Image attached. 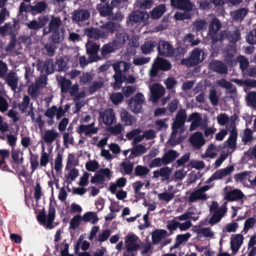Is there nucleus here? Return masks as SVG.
<instances>
[{
  "label": "nucleus",
  "instance_id": "f257e3e1",
  "mask_svg": "<svg viewBox=\"0 0 256 256\" xmlns=\"http://www.w3.org/2000/svg\"><path fill=\"white\" fill-rule=\"evenodd\" d=\"M117 38L112 42L106 44L100 49L101 60L108 58L111 53L114 52L118 48L119 44H124L126 41V35L123 33L116 34Z\"/></svg>",
  "mask_w": 256,
  "mask_h": 256
},
{
  "label": "nucleus",
  "instance_id": "f03ea898",
  "mask_svg": "<svg viewBox=\"0 0 256 256\" xmlns=\"http://www.w3.org/2000/svg\"><path fill=\"white\" fill-rule=\"evenodd\" d=\"M222 27V22L218 18L215 17L212 19L208 26V36L212 44H216L223 40L222 35L218 33Z\"/></svg>",
  "mask_w": 256,
  "mask_h": 256
},
{
  "label": "nucleus",
  "instance_id": "7ed1b4c3",
  "mask_svg": "<svg viewBox=\"0 0 256 256\" xmlns=\"http://www.w3.org/2000/svg\"><path fill=\"white\" fill-rule=\"evenodd\" d=\"M138 238L136 235H128L125 238V245L123 256H136L140 248V244H136Z\"/></svg>",
  "mask_w": 256,
  "mask_h": 256
},
{
  "label": "nucleus",
  "instance_id": "20e7f679",
  "mask_svg": "<svg viewBox=\"0 0 256 256\" xmlns=\"http://www.w3.org/2000/svg\"><path fill=\"white\" fill-rule=\"evenodd\" d=\"M56 216V209L52 202H50L48 208V216L44 208L37 216V220L42 224H45L46 222V227L51 229L53 228L52 224Z\"/></svg>",
  "mask_w": 256,
  "mask_h": 256
},
{
  "label": "nucleus",
  "instance_id": "39448f33",
  "mask_svg": "<svg viewBox=\"0 0 256 256\" xmlns=\"http://www.w3.org/2000/svg\"><path fill=\"white\" fill-rule=\"evenodd\" d=\"M144 98L142 93L138 92L134 96L131 97L127 101L130 107V110L135 114H138L142 112V104L144 102Z\"/></svg>",
  "mask_w": 256,
  "mask_h": 256
},
{
  "label": "nucleus",
  "instance_id": "423d86ee",
  "mask_svg": "<svg viewBox=\"0 0 256 256\" xmlns=\"http://www.w3.org/2000/svg\"><path fill=\"white\" fill-rule=\"evenodd\" d=\"M202 52L201 48H195L192 50L188 58L181 60V64L188 67H192L198 65L202 61V59H201L200 57Z\"/></svg>",
  "mask_w": 256,
  "mask_h": 256
},
{
  "label": "nucleus",
  "instance_id": "0eeeda50",
  "mask_svg": "<svg viewBox=\"0 0 256 256\" xmlns=\"http://www.w3.org/2000/svg\"><path fill=\"white\" fill-rule=\"evenodd\" d=\"M10 156L12 160H10V164L12 168L17 172L19 166L24 162L23 152L18 150L12 149Z\"/></svg>",
  "mask_w": 256,
  "mask_h": 256
},
{
  "label": "nucleus",
  "instance_id": "6e6552de",
  "mask_svg": "<svg viewBox=\"0 0 256 256\" xmlns=\"http://www.w3.org/2000/svg\"><path fill=\"white\" fill-rule=\"evenodd\" d=\"M100 50V45L96 42L86 46V52L88 55L89 62H93L101 60L100 56L98 54Z\"/></svg>",
  "mask_w": 256,
  "mask_h": 256
},
{
  "label": "nucleus",
  "instance_id": "1a4fd4ad",
  "mask_svg": "<svg viewBox=\"0 0 256 256\" xmlns=\"http://www.w3.org/2000/svg\"><path fill=\"white\" fill-rule=\"evenodd\" d=\"M234 170V166H230L226 168L217 170L208 178L206 181V182L210 183L214 180H220L226 176L230 174Z\"/></svg>",
  "mask_w": 256,
  "mask_h": 256
},
{
  "label": "nucleus",
  "instance_id": "9d476101",
  "mask_svg": "<svg viewBox=\"0 0 256 256\" xmlns=\"http://www.w3.org/2000/svg\"><path fill=\"white\" fill-rule=\"evenodd\" d=\"M90 16V13L87 9L78 8L72 12V19L76 22H82L88 20Z\"/></svg>",
  "mask_w": 256,
  "mask_h": 256
},
{
  "label": "nucleus",
  "instance_id": "9b49d317",
  "mask_svg": "<svg viewBox=\"0 0 256 256\" xmlns=\"http://www.w3.org/2000/svg\"><path fill=\"white\" fill-rule=\"evenodd\" d=\"M173 7L178 10L190 12L192 10L194 5L190 0H170Z\"/></svg>",
  "mask_w": 256,
  "mask_h": 256
},
{
  "label": "nucleus",
  "instance_id": "f8f14e48",
  "mask_svg": "<svg viewBox=\"0 0 256 256\" xmlns=\"http://www.w3.org/2000/svg\"><path fill=\"white\" fill-rule=\"evenodd\" d=\"M186 120V114L185 109H180L176 116L175 120L172 125L173 130L176 131L182 126Z\"/></svg>",
  "mask_w": 256,
  "mask_h": 256
},
{
  "label": "nucleus",
  "instance_id": "ddd939ff",
  "mask_svg": "<svg viewBox=\"0 0 256 256\" xmlns=\"http://www.w3.org/2000/svg\"><path fill=\"white\" fill-rule=\"evenodd\" d=\"M226 208L224 206H220V208L214 212H212L211 217L208 220V224L214 226L219 222L226 212Z\"/></svg>",
  "mask_w": 256,
  "mask_h": 256
},
{
  "label": "nucleus",
  "instance_id": "4468645a",
  "mask_svg": "<svg viewBox=\"0 0 256 256\" xmlns=\"http://www.w3.org/2000/svg\"><path fill=\"white\" fill-rule=\"evenodd\" d=\"M10 156L9 150L6 149L0 150V169L2 171H6L14 173V171L10 169L6 160L8 159Z\"/></svg>",
  "mask_w": 256,
  "mask_h": 256
},
{
  "label": "nucleus",
  "instance_id": "2eb2a0df",
  "mask_svg": "<svg viewBox=\"0 0 256 256\" xmlns=\"http://www.w3.org/2000/svg\"><path fill=\"white\" fill-rule=\"evenodd\" d=\"M190 142L196 150L200 149L205 144V140L200 132L194 133L190 138Z\"/></svg>",
  "mask_w": 256,
  "mask_h": 256
},
{
  "label": "nucleus",
  "instance_id": "dca6fc26",
  "mask_svg": "<svg viewBox=\"0 0 256 256\" xmlns=\"http://www.w3.org/2000/svg\"><path fill=\"white\" fill-rule=\"evenodd\" d=\"M100 118L103 120V122L106 126H110L113 124L115 120V114L112 108L106 109L104 112L99 113Z\"/></svg>",
  "mask_w": 256,
  "mask_h": 256
},
{
  "label": "nucleus",
  "instance_id": "f3484780",
  "mask_svg": "<svg viewBox=\"0 0 256 256\" xmlns=\"http://www.w3.org/2000/svg\"><path fill=\"white\" fill-rule=\"evenodd\" d=\"M7 84L12 91H16L18 86V79L16 72L10 71L4 78Z\"/></svg>",
  "mask_w": 256,
  "mask_h": 256
},
{
  "label": "nucleus",
  "instance_id": "a211bd4d",
  "mask_svg": "<svg viewBox=\"0 0 256 256\" xmlns=\"http://www.w3.org/2000/svg\"><path fill=\"white\" fill-rule=\"evenodd\" d=\"M120 117L124 126H130L134 124L136 122V117L130 114L128 110L124 109L121 110Z\"/></svg>",
  "mask_w": 256,
  "mask_h": 256
},
{
  "label": "nucleus",
  "instance_id": "6ab92c4d",
  "mask_svg": "<svg viewBox=\"0 0 256 256\" xmlns=\"http://www.w3.org/2000/svg\"><path fill=\"white\" fill-rule=\"evenodd\" d=\"M211 70L220 74H226L228 73L227 66L222 61L214 60L210 64Z\"/></svg>",
  "mask_w": 256,
  "mask_h": 256
},
{
  "label": "nucleus",
  "instance_id": "aec40b11",
  "mask_svg": "<svg viewBox=\"0 0 256 256\" xmlns=\"http://www.w3.org/2000/svg\"><path fill=\"white\" fill-rule=\"evenodd\" d=\"M117 24L114 22L108 21L104 24L101 28L102 29V38H108L110 34H114L116 30Z\"/></svg>",
  "mask_w": 256,
  "mask_h": 256
},
{
  "label": "nucleus",
  "instance_id": "412c9836",
  "mask_svg": "<svg viewBox=\"0 0 256 256\" xmlns=\"http://www.w3.org/2000/svg\"><path fill=\"white\" fill-rule=\"evenodd\" d=\"M244 196V194L239 189H234L228 192L224 196V200L228 202L237 201L242 200Z\"/></svg>",
  "mask_w": 256,
  "mask_h": 256
},
{
  "label": "nucleus",
  "instance_id": "4be33fe9",
  "mask_svg": "<svg viewBox=\"0 0 256 256\" xmlns=\"http://www.w3.org/2000/svg\"><path fill=\"white\" fill-rule=\"evenodd\" d=\"M168 232L163 229H156L152 234V242L156 245L160 244V241L166 237Z\"/></svg>",
  "mask_w": 256,
  "mask_h": 256
},
{
  "label": "nucleus",
  "instance_id": "5701e85b",
  "mask_svg": "<svg viewBox=\"0 0 256 256\" xmlns=\"http://www.w3.org/2000/svg\"><path fill=\"white\" fill-rule=\"evenodd\" d=\"M158 49L159 54L162 56L171 54L173 51L172 46L169 42L164 40H160L158 42Z\"/></svg>",
  "mask_w": 256,
  "mask_h": 256
},
{
  "label": "nucleus",
  "instance_id": "b1692460",
  "mask_svg": "<svg viewBox=\"0 0 256 256\" xmlns=\"http://www.w3.org/2000/svg\"><path fill=\"white\" fill-rule=\"evenodd\" d=\"M56 80L60 86L61 92L65 94L68 92L70 86H72V82L62 76L57 77Z\"/></svg>",
  "mask_w": 256,
  "mask_h": 256
},
{
  "label": "nucleus",
  "instance_id": "393cba45",
  "mask_svg": "<svg viewBox=\"0 0 256 256\" xmlns=\"http://www.w3.org/2000/svg\"><path fill=\"white\" fill-rule=\"evenodd\" d=\"M244 236L241 234H236L235 236L230 241V248L234 252H236L238 250L242 244Z\"/></svg>",
  "mask_w": 256,
  "mask_h": 256
},
{
  "label": "nucleus",
  "instance_id": "a878e982",
  "mask_svg": "<svg viewBox=\"0 0 256 256\" xmlns=\"http://www.w3.org/2000/svg\"><path fill=\"white\" fill-rule=\"evenodd\" d=\"M156 41L150 40L144 42L140 46V50L143 54H150L154 50V48L156 46Z\"/></svg>",
  "mask_w": 256,
  "mask_h": 256
},
{
  "label": "nucleus",
  "instance_id": "bb28decb",
  "mask_svg": "<svg viewBox=\"0 0 256 256\" xmlns=\"http://www.w3.org/2000/svg\"><path fill=\"white\" fill-rule=\"evenodd\" d=\"M30 10L32 14H41L46 10L48 4L44 1H41L37 2L35 5L31 6L29 4Z\"/></svg>",
  "mask_w": 256,
  "mask_h": 256
},
{
  "label": "nucleus",
  "instance_id": "cd10ccee",
  "mask_svg": "<svg viewBox=\"0 0 256 256\" xmlns=\"http://www.w3.org/2000/svg\"><path fill=\"white\" fill-rule=\"evenodd\" d=\"M193 30L196 32H202L206 30L208 22L204 19H197L192 23Z\"/></svg>",
  "mask_w": 256,
  "mask_h": 256
},
{
  "label": "nucleus",
  "instance_id": "c85d7f7f",
  "mask_svg": "<svg viewBox=\"0 0 256 256\" xmlns=\"http://www.w3.org/2000/svg\"><path fill=\"white\" fill-rule=\"evenodd\" d=\"M154 62L157 66L158 68L162 71H168L172 68L170 62L162 58H157Z\"/></svg>",
  "mask_w": 256,
  "mask_h": 256
},
{
  "label": "nucleus",
  "instance_id": "c756f323",
  "mask_svg": "<svg viewBox=\"0 0 256 256\" xmlns=\"http://www.w3.org/2000/svg\"><path fill=\"white\" fill-rule=\"evenodd\" d=\"M178 156V152L174 150H168L162 156L164 165H167L173 162Z\"/></svg>",
  "mask_w": 256,
  "mask_h": 256
},
{
  "label": "nucleus",
  "instance_id": "7c9ffc66",
  "mask_svg": "<svg viewBox=\"0 0 256 256\" xmlns=\"http://www.w3.org/2000/svg\"><path fill=\"white\" fill-rule=\"evenodd\" d=\"M230 131V136L227 140L228 146L229 148L234 149L236 146V139L238 134L236 129L232 128Z\"/></svg>",
  "mask_w": 256,
  "mask_h": 256
},
{
  "label": "nucleus",
  "instance_id": "2f4dec72",
  "mask_svg": "<svg viewBox=\"0 0 256 256\" xmlns=\"http://www.w3.org/2000/svg\"><path fill=\"white\" fill-rule=\"evenodd\" d=\"M58 136V133L55 130H47L44 132L42 138L47 144H51Z\"/></svg>",
  "mask_w": 256,
  "mask_h": 256
},
{
  "label": "nucleus",
  "instance_id": "473e14b6",
  "mask_svg": "<svg viewBox=\"0 0 256 256\" xmlns=\"http://www.w3.org/2000/svg\"><path fill=\"white\" fill-rule=\"evenodd\" d=\"M146 12L140 10L133 12L129 16L130 20L134 22H140L145 20Z\"/></svg>",
  "mask_w": 256,
  "mask_h": 256
},
{
  "label": "nucleus",
  "instance_id": "72a5a7b5",
  "mask_svg": "<svg viewBox=\"0 0 256 256\" xmlns=\"http://www.w3.org/2000/svg\"><path fill=\"white\" fill-rule=\"evenodd\" d=\"M54 60L52 58L45 60L42 68H41V72H45L46 75H49L54 72Z\"/></svg>",
  "mask_w": 256,
  "mask_h": 256
},
{
  "label": "nucleus",
  "instance_id": "f704fd0d",
  "mask_svg": "<svg viewBox=\"0 0 256 256\" xmlns=\"http://www.w3.org/2000/svg\"><path fill=\"white\" fill-rule=\"evenodd\" d=\"M85 32L89 38L98 40L102 38V32L97 28L92 27L86 29Z\"/></svg>",
  "mask_w": 256,
  "mask_h": 256
},
{
  "label": "nucleus",
  "instance_id": "c9c22d12",
  "mask_svg": "<svg viewBox=\"0 0 256 256\" xmlns=\"http://www.w3.org/2000/svg\"><path fill=\"white\" fill-rule=\"evenodd\" d=\"M248 13V10L246 8H240L234 10L232 14V19L234 20L242 21Z\"/></svg>",
  "mask_w": 256,
  "mask_h": 256
},
{
  "label": "nucleus",
  "instance_id": "e433bc0d",
  "mask_svg": "<svg viewBox=\"0 0 256 256\" xmlns=\"http://www.w3.org/2000/svg\"><path fill=\"white\" fill-rule=\"evenodd\" d=\"M114 8V7L111 4V3L110 4L108 2H107L99 8L98 10L100 14L102 16H110Z\"/></svg>",
  "mask_w": 256,
  "mask_h": 256
},
{
  "label": "nucleus",
  "instance_id": "4c0bfd02",
  "mask_svg": "<svg viewBox=\"0 0 256 256\" xmlns=\"http://www.w3.org/2000/svg\"><path fill=\"white\" fill-rule=\"evenodd\" d=\"M98 128H90L88 125L80 124L78 126L77 132L82 134L84 133L86 136H90L98 133Z\"/></svg>",
  "mask_w": 256,
  "mask_h": 256
},
{
  "label": "nucleus",
  "instance_id": "58836bf2",
  "mask_svg": "<svg viewBox=\"0 0 256 256\" xmlns=\"http://www.w3.org/2000/svg\"><path fill=\"white\" fill-rule=\"evenodd\" d=\"M207 198L206 194H202L198 190H196L190 194L188 198V202L190 203L194 202L198 200H206Z\"/></svg>",
  "mask_w": 256,
  "mask_h": 256
},
{
  "label": "nucleus",
  "instance_id": "ea45409f",
  "mask_svg": "<svg viewBox=\"0 0 256 256\" xmlns=\"http://www.w3.org/2000/svg\"><path fill=\"white\" fill-rule=\"evenodd\" d=\"M82 218L84 222H90L92 224H95L98 220L96 214L92 212H88L85 213Z\"/></svg>",
  "mask_w": 256,
  "mask_h": 256
},
{
  "label": "nucleus",
  "instance_id": "a19ab883",
  "mask_svg": "<svg viewBox=\"0 0 256 256\" xmlns=\"http://www.w3.org/2000/svg\"><path fill=\"white\" fill-rule=\"evenodd\" d=\"M166 8L164 4H160L154 8L151 13L153 18H158L161 17L166 12Z\"/></svg>",
  "mask_w": 256,
  "mask_h": 256
},
{
  "label": "nucleus",
  "instance_id": "79ce46f5",
  "mask_svg": "<svg viewBox=\"0 0 256 256\" xmlns=\"http://www.w3.org/2000/svg\"><path fill=\"white\" fill-rule=\"evenodd\" d=\"M61 24L62 20L60 18L52 16L48 24L49 32L58 30Z\"/></svg>",
  "mask_w": 256,
  "mask_h": 256
},
{
  "label": "nucleus",
  "instance_id": "37998d69",
  "mask_svg": "<svg viewBox=\"0 0 256 256\" xmlns=\"http://www.w3.org/2000/svg\"><path fill=\"white\" fill-rule=\"evenodd\" d=\"M122 168V172L126 174H130L134 169V164L130 161L123 162L120 164Z\"/></svg>",
  "mask_w": 256,
  "mask_h": 256
},
{
  "label": "nucleus",
  "instance_id": "c03bdc74",
  "mask_svg": "<svg viewBox=\"0 0 256 256\" xmlns=\"http://www.w3.org/2000/svg\"><path fill=\"white\" fill-rule=\"evenodd\" d=\"M246 102L248 106L256 109V92H249L246 96Z\"/></svg>",
  "mask_w": 256,
  "mask_h": 256
},
{
  "label": "nucleus",
  "instance_id": "a18cd8bd",
  "mask_svg": "<svg viewBox=\"0 0 256 256\" xmlns=\"http://www.w3.org/2000/svg\"><path fill=\"white\" fill-rule=\"evenodd\" d=\"M228 39L232 43L235 44L240 39V33L238 29L232 32H229L227 36Z\"/></svg>",
  "mask_w": 256,
  "mask_h": 256
},
{
  "label": "nucleus",
  "instance_id": "49530a36",
  "mask_svg": "<svg viewBox=\"0 0 256 256\" xmlns=\"http://www.w3.org/2000/svg\"><path fill=\"white\" fill-rule=\"evenodd\" d=\"M82 220L81 216L77 214L74 216L70 222L69 229L76 230L80 226Z\"/></svg>",
  "mask_w": 256,
  "mask_h": 256
},
{
  "label": "nucleus",
  "instance_id": "de8ad7c7",
  "mask_svg": "<svg viewBox=\"0 0 256 256\" xmlns=\"http://www.w3.org/2000/svg\"><path fill=\"white\" fill-rule=\"evenodd\" d=\"M67 63L64 60V59L60 57V58H57L55 62L54 66L58 72H64L66 70Z\"/></svg>",
  "mask_w": 256,
  "mask_h": 256
},
{
  "label": "nucleus",
  "instance_id": "09e8293b",
  "mask_svg": "<svg viewBox=\"0 0 256 256\" xmlns=\"http://www.w3.org/2000/svg\"><path fill=\"white\" fill-rule=\"evenodd\" d=\"M30 97L28 96H24L23 98L22 102L18 104V108L22 113L24 114L26 112L28 108L30 105Z\"/></svg>",
  "mask_w": 256,
  "mask_h": 256
},
{
  "label": "nucleus",
  "instance_id": "8fccbe9b",
  "mask_svg": "<svg viewBox=\"0 0 256 256\" xmlns=\"http://www.w3.org/2000/svg\"><path fill=\"white\" fill-rule=\"evenodd\" d=\"M149 172V168L142 165L137 166L134 169V174L138 176H145L148 174Z\"/></svg>",
  "mask_w": 256,
  "mask_h": 256
},
{
  "label": "nucleus",
  "instance_id": "3c124183",
  "mask_svg": "<svg viewBox=\"0 0 256 256\" xmlns=\"http://www.w3.org/2000/svg\"><path fill=\"white\" fill-rule=\"evenodd\" d=\"M253 132V130L249 128H246L244 130V135L242 138V140L244 144H247L252 140Z\"/></svg>",
  "mask_w": 256,
  "mask_h": 256
},
{
  "label": "nucleus",
  "instance_id": "603ef678",
  "mask_svg": "<svg viewBox=\"0 0 256 256\" xmlns=\"http://www.w3.org/2000/svg\"><path fill=\"white\" fill-rule=\"evenodd\" d=\"M235 52V49L232 47L226 50L224 60L228 64H233Z\"/></svg>",
  "mask_w": 256,
  "mask_h": 256
},
{
  "label": "nucleus",
  "instance_id": "864d4df0",
  "mask_svg": "<svg viewBox=\"0 0 256 256\" xmlns=\"http://www.w3.org/2000/svg\"><path fill=\"white\" fill-rule=\"evenodd\" d=\"M130 150L132 151V154L139 156L144 154L146 150L144 146L140 144L134 146Z\"/></svg>",
  "mask_w": 256,
  "mask_h": 256
},
{
  "label": "nucleus",
  "instance_id": "5fc2aeb1",
  "mask_svg": "<svg viewBox=\"0 0 256 256\" xmlns=\"http://www.w3.org/2000/svg\"><path fill=\"white\" fill-rule=\"evenodd\" d=\"M112 102L117 105L121 103L124 100V95L120 92L112 94L110 96Z\"/></svg>",
  "mask_w": 256,
  "mask_h": 256
},
{
  "label": "nucleus",
  "instance_id": "6e6d98bb",
  "mask_svg": "<svg viewBox=\"0 0 256 256\" xmlns=\"http://www.w3.org/2000/svg\"><path fill=\"white\" fill-rule=\"evenodd\" d=\"M30 168L32 170V172H33L38 168V156L37 154H32V152H30Z\"/></svg>",
  "mask_w": 256,
  "mask_h": 256
},
{
  "label": "nucleus",
  "instance_id": "4d7b16f0",
  "mask_svg": "<svg viewBox=\"0 0 256 256\" xmlns=\"http://www.w3.org/2000/svg\"><path fill=\"white\" fill-rule=\"evenodd\" d=\"M104 86V82L102 80L94 82L89 87L88 92L90 94H93L96 91L102 88Z\"/></svg>",
  "mask_w": 256,
  "mask_h": 256
},
{
  "label": "nucleus",
  "instance_id": "13d9d810",
  "mask_svg": "<svg viewBox=\"0 0 256 256\" xmlns=\"http://www.w3.org/2000/svg\"><path fill=\"white\" fill-rule=\"evenodd\" d=\"M44 48L46 52V54L49 56H52L55 54L56 46L55 44L50 42L44 45Z\"/></svg>",
  "mask_w": 256,
  "mask_h": 256
},
{
  "label": "nucleus",
  "instance_id": "bf43d9fd",
  "mask_svg": "<svg viewBox=\"0 0 256 256\" xmlns=\"http://www.w3.org/2000/svg\"><path fill=\"white\" fill-rule=\"evenodd\" d=\"M238 60L240 63V68L242 72L244 71L249 66L248 59L244 56H240Z\"/></svg>",
  "mask_w": 256,
  "mask_h": 256
},
{
  "label": "nucleus",
  "instance_id": "052dcab7",
  "mask_svg": "<svg viewBox=\"0 0 256 256\" xmlns=\"http://www.w3.org/2000/svg\"><path fill=\"white\" fill-rule=\"evenodd\" d=\"M174 196V193L164 192L158 194V198L160 200H162L166 202L172 200Z\"/></svg>",
  "mask_w": 256,
  "mask_h": 256
},
{
  "label": "nucleus",
  "instance_id": "680f3d73",
  "mask_svg": "<svg viewBox=\"0 0 256 256\" xmlns=\"http://www.w3.org/2000/svg\"><path fill=\"white\" fill-rule=\"evenodd\" d=\"M164 84L168 90H172L178 84V81L173 76L168 77L165 80Z\"/></svg>",
  "mask_w": 256,
  "mask_h": 256
},
{
  "label": "nucleus",
  "instance_id": "e2e57ef3",
  "mask_svg": "<svg viewBox=\"0 0 256 256\" xmlns=\"http://www.w3.org/2000/svg\"><path fill=\"white\" fill-rule=\"evenodd\" d=\"M247 42L250 44H256V28L251 30L246 36Z\"/></svg>",
  "mask_w": 256,
  "mask_h": 256
},
{
  "label": "nucleus",
  "instance_id": "0e129e2a",
  "mask_svg": "<svg viewBox=\"0 0 256 256\" xmlns=\"http://www.w3.org/2000/svg\"><path fill=\"white\" fill-rule=\"evenodd\" d=\"M78 176V170L76 168H72L70 172L69 175L66 176L65 182L68 183H70L74 181L75 178Z\"/></svg>",
  "mask_w": 256,
  "mask_h": 256
},
{
  "label": "nucleus",
  "instance_id": "69168bd1",
  "mask_svg": "<svg viewBox=\"0 0 256 256\" xmlns=\"http://www.w3.org/2000/svg\"><path fill=\"white\" fill-rule=\"evenodd\" d=\"M52 32V34L50 38L52 40V42L58 44L63 40V38L60 37V32L58 30H54Z\"/></svg>",
  "mask_w": 256,
  "mask_h": 256
},
{
  "label": "nucleus",
  "instance_id": "338daca9",
  "mask_svg": "<svg viewBox=\"0 0 256 256\" xmlns=\"http://www.w3.org/2000/svg\"><path fill=\"white\" fill-rule=\"evenodd\" d=\"M217 122L221 126H224L228 122L230 118L226 113H220L217 116Z\"/></svg>",
  "mask_w": 256,
  "mask_h": 256
},
{
  "label": "nucleus",
  "instance_id": "774afa93",
  "mask_svg": "<svg viewBox=\"0 0 256 256\" xmlns=\"http://www.w3.org/2000/svg\"><path fill=\"white\" fill-rule=\"evenodd\" d=\"M186 52V49L182 46H178L172 51L173 55L176 60H179L182 58Z\"/></svg>",
  "mask_w": 256,
  "mask_h": 256
}]
</instances>
